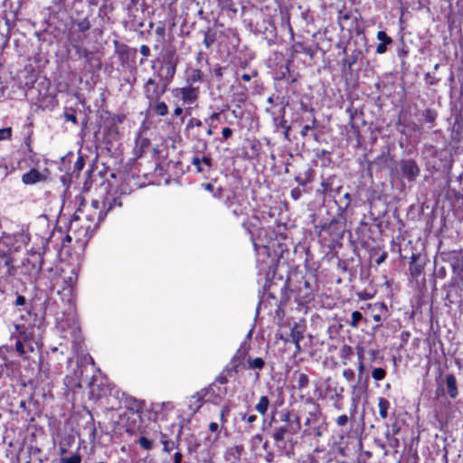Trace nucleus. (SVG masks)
<instances>
[{"instance_id": "obj_1", "label": "nucleus", "mask_w": 463, "mask_h": 463, "mask_svg": "<svg viewBox=\"0 0 463 463\" xmlns=\"http://www.w3.org/2000/svg\"><path fill=\"white\" fill-rule=\"evenodd\" d=\"M307 402L311 405V408L304 422L307 428L305 433L320 438L327 431L326 417L322 413L319 404L311 398H308Z\"/></svg>"}, {"instance_id": "obj_2", "label": "nucleus", "mask_w": 463, "mask_h": 463, "mask_svg": "<svg viewBox=\"0 0 463 463\" xmlns=\"http://www.w3.org/2000/svg\"><path fill=\"white\" fill-rule=\"evenodd\" d=\"M96 229L97 226L84 217V210L79 208L70 220L68 232L73 233L76 241H82L89 239L90 233Z\"/></svg>"}, {"instance_id": "obj_3", "label": "nucleus", "mask_w": 463, "mask_h": 463, "mask_svg": "<svg viewBox=\"0 0 463 463\" xmlns=\"http://www.w3.org/2000/svg\"><path fill=\"white\" fill-rule=\"evenodd\" d=\"M179 57L175 50H167L162 56L158 77L161 82L170 83L176 72Z\"/></svg>"}, {"instance_id": "obj_4", "label": "nucleus", "mask_w": 463, "mask_h": 463, "mask_svg": "<svg viewBox=\"0 0 463 463\" xmlns=\"http://www.w3.org/2000/svg\"><path fill=\"white\" fill-rule=\"evenodd\" d=\"M59 328L62 333V338L71 340L74 345L81 342L80 328L74 314L61 319L59 322Z\"/></svg>"}, {"instance_id": "obj_5", "label": "nucleus", "mask_w": 463, "mask_h": 463, "mask_svg": "<svg viewBox=\"0 0 463 463\" xmlns=\"http://www.w3.org/2000/svg\"><path fill=\"white\" fill-rule=\"evenodd\" d=\"M446 306L460 307L463 304V278L451 279L450 282L446 285Z\"/></svg>"}, {"instance_id": "obj_6", "label": "nucleus", "mask_w": 463, "mask_h": 463, "mask_svg": "<svg viewBox=\"0 0 463 463\" xmlns=\"http://www.w3.org/2000/svg\"><path fill=\"white\" fill-rule=\"evenodd\" d=\"M223 202L225 206L231 210L235 217L247 214V206L245 205L242 195L236 194L234 191L226 192Z\"/></svg>"}, {"instance_id": "obj_7", "label": "nucleus", "mask_w": 463, "mask_h": 463, "mask_svg": "<svg viewBox=\"0 0 463 463\" xmlns=\"http://www.w3.org/2000/svg\"><path fill=\"white\" fill-rule=\"evenodd\" d=\"M169 83L162 82L161 84L156 80L149 78L144 85L145 97L149 100V106L158 101L164 95Z\"/></svg>"}, {"instance_id": "obj_8", "label": "nucleus", "mask_w": 463, "mask_h": 463, "mask_svg": "<svg viewBox=\"0 0 463 463\" xmlns=\"http://www.w3.org/2000/svg\"><path fill=\"white\" fill-rule=\"evenodd\" d=\"M191 164L198 173L207 175L213 168V158L210 154L197 151L191 159Z\"/></svg>"}, {"instance_id": "obj_9", "label": "nucleus", "mask_w": 463, "mask_h": 463, "mask_svg": "<svg viewBox=\"0 0 463 463\" xmlns=\"http://www.w3.org/2000/svg\"><path fill=\"white\" fill-rule=\"evenodd\" d=\"M123 193L118 187H109L102 200V207L106 209V212H109L116 207H121Z\"/></svg>"}, {"instance_id": "obj_10", "label": "nucleus", "mask_w": 463, "mask_h": 463, "mask_svg": "<svg viewBox=\"0 0 463 463\" xmlns=\"http://www.w3.org/2000/svg\"><path fill=\"white\" fill-rule=\"evenodd\" d=\"M90 208L92 209V213H84V217L88 222L94 223L95 226L98 227L107 214L106 209L102 207V202L98 200H93L91 202Z\"/></svg>"}, {"instance_id": "obj_11", "label": "nucleus", "mask_w": 463, "mask_h": 463, "mask_svg": "<svg viewBox=\"0 0 463 463\" xmlns=\"http://www.w3.org/2000/svg\"><path fill=\"white\" fill-rule=\"evenodd\" d=\"M400 168L402 175L411 182L415 181L420 173L418 164L413 159L402 160Z\"/></svg>"}, {"instance_id": "obj_12", "label": "nucleus", "mask_w": 463, "mask_h": 463, "mask_svg": "<svg viewBox=\"0 0 463 463\" xmlns=\"http://www.w3.org/2000/svg\"><path fill=\"white\" fill-rule=\"evenodd\" d=\"M305 326L301 323H294L290 327L288 341L293 343L296 346V353L301 352L300 341L304 337ZM288 342V340H286Z\"/></svg>"}, {"instance_id": "obj_13", "label": "nucleus", "mask_w": 463, "mask_h": 463, "mask_svg": "<svg viewBox=\"0 0 463 463\" xmlns=\"http://www.w3.org/2000/svg\"><path fill=\"white\" fill-rule=\"evenodd\" d=\"M207 393V389H202L201 391L195 392L189 398L188 410L191 412V414L196 413L203 405Z\"/></svg>"}, {"instance_id": "obj_14", "label": "nucleus", "mask_w": 463, "mask_h": 463, "mask_svg": "<svg viewBox=\"0 0 463 463\" xmlns=\"http://www.w3.org/2000/svg\"><path fill=\"white\" fill-rule=\"evenodd\" d=\"M424 269V264L420 261V255L413 253L411 257L409 270L414 279H418Z\"/></svg>"}, {"instance_id": "obj_15", "label": "nucleus", "mask_w": 463, "mask_h": 463, "mask_svg": "<svg viewBox=\"0 0 463 463\" xmlns=\"http://www.w3.org/2000/svg\"><path fill=\"white\" fill-rule=\"evenodd\" d=\"M376 38L378 41H380V43L376 46V53H385L387 51V46L392 43V39L388 36L384 31H379L376 34Z\"/></svg>"}, {"instance_id": "obj_16", "label": "nucleus", "mask_w": 463, "mask_h": 463, "mask_svg": "<svg viewBox=\"0 0 463 463\" xmlns=\"http://www.w3.org/2000/svg\"><path fill=\"white\" fill-rule=\"evenodd\" d=\"M179 93L184 103H193L197 99V88L190 85L179 89Z\"/></svg>"}, {"instance_id": "obj_17", "label": "nucleus", "mask_w": 463, "mask_h": 463, "mask_svg": "<svg viewBox=\"0 0 463 463\" xmlns=\"http://www.w3.org/2000/svg\"><path fill=\"white\" fill-rule=\"evenodd\" d=\"M203 80V74L199 69L189 68L186 71V82L193 86L194 83H201Z\"/></svg>"}, {"instance_id": "obj_18", "label": "nucleus", "mask_w": 463, "mask_h": 463, "mask_svg": "<svg viewBox=\"0 0 463 463\" xmlns=\"http://www.w3.org/2000/svg\"><path fill=\"white\" fill-rule=\"evenodd\" d=\"M447 392L450 398H456L458 394L457 387V380L454 374H448L446 376Z\"/></svg>"}, {"instance_id": "obj_19", "label": "nucleus", "mask_w": 463, "mask_h": 463, "mask_svg": "<svg viewBox=\"0 0 463 463\" xmlns=\"http://www.w3.org/2000/svg\"><path fill=\"white\" fill-rule=\"evenodd\" d=\"M270 406V401L268 396L262 395L260 397L259 402L256 403L254 409L261 416H265Z\"/></svg>"}, {"instance_id": "obj_20", "label": "nucleus", "mask_w": 463, "mask_h": 463, "mask_svg": "<svg viewBox=\"0 0 463 463\" xmlns=\"http://www.w3.org/2000/svg\"><path fill=\"white\" fill-rule=\"evenodd\" d=\"M398 130L400 133H405V128H408L411 131H420L421 127L414 122H411L407 124L405 118H402L401 117L398 118L397 123Z\"/></svg>"}, {"instance_id": "obj_21", "label": "nucleus", "mask_w": 463, "mask_h": 463, "mask_svg": "<svg viewBox=\"0 0 463 463\" xmlns=\"http://www.w3.org/2000/svg\"><path fill=\"white\" fill-rule=\"evenodd\" d=\"M42 178L41 173L36 169H32L23 175L22 180L25 184H33L39 182Z\"/></svg>"}, {"instance_id": "obj_22", "label": "nucleus", "mask_w": 463, "mask_h": 463, "mask_svg": "<svg viewBox=\"0 0 463 463\" xmlns=\"http://www.w3.org/2000/svg\"><path fill=\"white\" fill-rule=\"evenodd\" d=\"M43 255L41 252H35L31 255V258L28 259V263L32 264V267L35 273H39L42 269L43 266Z\"/></svg>"}, {"instance_id": "obj_23", "label": "nucleus", "mask_w": 463, "mask_h": 463, "mask_svg": "<svg viewBox=\"0 0 463 463\" xmlns=\"http://www.w3.org/2000/svg\"><path fill=\"white\" fill-rule=\"evenodd\" d=\"M220 116V112H213L208 118L204 119V122L208 125V129L206 130L207 136H212L213 134V128H216L214 122L219 121Z\"/></svg>"}, {"instance_id": "obj_24", "label": "nucleus", "mask_w": 463, "mask_h": 463, "mask_svg": "<svg viewBox=\"0 0 463 463\" xmlns=\"http://www.w3.org/2000/svg\"><path fill=\"white\" fill-rule=\"evenodd\" d=\"M72 48L75 50V52L79 58H83L88 62L90 61L91 57L93 56V53L78 43H72Z\"/></svg>"}, {"instance_id": "obj_25", "label": "nucleus", "mask_w": 463, "mask_h": 463, "mask_svg": "<svg viewBox=\"0 0 463 463\" xmlns=\"http://www.w3.org/2000/svg\"><path fill=\"white\" fill-rule=\"evenodd\" d=\"M379 415L383 420L387 419L390 402L383 397L378 398Z\"/></svg>"}, {"instance_id": "obj_26", "label": "nucleus", "mask_w": 463, "mask_h": 463, "mask_svg": "<svg viewBox=\"0 0 463 463\" xmlns=\"http://www.w3.org/2000/svg\"><path fill=\"white\" fill-rule=\"evenodd\" d=\"M351 389H352L351 400H352V404H353V411L354 412L356 411L357 404L360 400V394L363 392V387L359 386L358 384H353L351 386Z\"/></svg>"}, {"instance_id": "obj_27", "label": "nucleus", "mask_w": 463, "mask_h": 463, "mask_svg": "<svg viewBox=\"0 0 463 463\" xmlns=\"http://www.w3.org/2000/svg\"><path fill=\"white\" fill-rule=\"evenodd\" d=\"M289 431V428L287 425L275 428L272 438L276 442L283 441L285 439L286 434Z\"/></svg>"}, {"instance_id": "obj_28", "label": "nucleus", "mask_w": 463, "mask_h": 463, "mask_svg": "<svg viewBox=\"0 0 463 463\" xmlns=\"http://www.w3.org/2000/svg\"><path fill=\"white\" fill-rule=\"evenodd\" d=\"M426 123L432 124L438 118V112L434 109L428 108L422 112Z\"/></svg>"}, {"instance_id": "obj_29", "label": "nucleus", "mask_w": 463, "mask_h": 463, "mask_svg": "<svg viewBox=\"0 0 463 463\" xmlns=\"http://www.w3.org/2000/svg\"><path fill=\"white\" fill-rule=\"evenodd\" d=\"M265 365V361L261 357L248 358V368L261 370Z\"/></svg>"}, {"instance_id": "obj_30", "label": "nucleus", "mask_w": 463, "mask_h": 463, "mask_svg": "<svg viewBox=\"0 0 463 463\" xmlns=\"http://www.w3.org/2000/svg\"><path fill=\"white\" fill-rule=\"evenodd\" d=\"M453 273L455 276L452 279H458L460 280L463 278V260H457L456 262L451 264Z\"/></svg>"}, {"instance_id": "obj_31", "label": "nucleus", "mask_w": 463, "mask_h": 463, "mask_svg": "<svg viewBox=\"0 0 463 463\" xmlns=\"http://www.w3.org/2000/svg\"><path fill=\"white\" fill-rule=\"evenodd\" d=\"M153 110L156 115L162 117L168 114V107L164 101H156L155 105L153 106Z\"/></svg>"}, {"instance_id": "obj_32", "label": "nucleus", "mask_w": 463, "mask_h": 463, "mask_svg": "<svg viewBox=\"0 0 463 463\" xmlns=\"http://www.w3.org/2000/svg\"><path fill=\"white\" fill-rule=\"evenodd\" d=\"M155 33L157 36L156 41L159 43H163L165 41V26L163 22H159Z\"/></svg>"}, {"instance_id": "obj_33", "label": "nucleus", "mask_w": 463, "mask_h": 463, "mask_svg": "<svg viewBox=\"0 0 463 463\" xmlns=\"http://www.w3.org/2000/svg\"><path fill=\"white\" fill-rule=\"evenodd\" d=\"M309 379L306 373H300L297 378V388L303 391L308 386Z\"/></svg>"}, {"instance_id": "obj_34", "label": "nucleus", "mask_w": 463, "mask_h": 463, "mask_svg": "<svg viewBox=\"0 0 463 463\" xmlns=\"http://www.w3.org/2000/svg\"><path fill=\"white\" fill-rule=\"evenodd\" d=\"M317 126H318V122H317V118H315V116H312L310 124H307V125L303 126V128L300 131L301 137H306L307 136L308 131L311 129L317 128Z\"/></svg>"}, {"instance_id": "obj_35", "label": "nucleus", "mask_w": 463, "mask_h": 463, "mask_svg": "<svg viewBox=\"0 0 463 463\" xmlns=\"http://www.w3.org/2000/svg\"><path fill=\"white\" fill-rule=\"evenodd\" d=\"M364 319V317L361 312L354 311L351 315V320L349 321V326L353 328H357L359 326V323Z\"/></svg>"}, {"instance_id": "obj_36", "label": "nucleus", "mask_w": 463, "mask_h": 463, "mask_svg": "<svg viewBox=\"0 0 463 463\" xmlns=\"http://www.w3.org/2000/svg\"><path fill=\"white\" fill-rule=\"evenodd\" d=\"M334 181V176H330L321 183V193L324 194H328L330 191H332V184Z\"/></svg>"}, {"instance_id": "obj_37", "label": "nucleus", "mask_w": 463, "mask_h": 463, "mask_svg": "<svg viewBox=\"0 0 463 463\" xmlns=\"http://www.w3.org/2000/svg\"><path fill=\"white\" fill-rule=\"evenodd\" d=\"M77 28L80 32L84 33L90 30L91 24L87 17L76 22Z\"/></svg>"}, {"instance_id": "obj_38", "label": "nucleus", "mask_w": 463, "mask_h": 463, "mask_svg": "<svg viewBox=\"0 0 463 463\" xmlns=\"http://www.w3.org/2000/svg\"><path fill=\"white\" fill-rule=\"evenodd\" d=\"M210 32L211 29H208L207 31L203 32V44L205 45L206 48H210L215 41V34H211Z\"/></svg>"}, {"instance_id": "obj_39", "label": "nucleus", "mask_w": 463, "mask_h": 463, "mask_svg": "<svg viewBox=\"0 0 463 463\" xmlns=\"http://www.w3.org/2000/svg\"><path fill=\"white\" fill-rule=\"evenodd\" d=\"M284 114H285V108H282L280 110V115L279 117H276L273 118L276 127H280L282 128H286L287 120L284 118Z\"/></svg>"}, {"instance_id": "obj_40", "label": "nucleus", "mask_w": 463, "mask_h": 463, "mask_svg": "<svg viewBox=\"0 0 463 463\" xmlns=\"http://www.w3.org/2000/svg\"><path fill=\"white\" fill-rule=\"evenodd\" d=\"M386 376V371L383 368H374L372 372V377L375 381H381Z\"/></svg>"}, {"instance_id": "obj_41", "label": "nucleus", "mask_w": 463, "mask_h": 463, "mask_svg": "<svg viewBox=\"0 0 463 463\" xmlns=\"http://www.w3.org/2000/svg\"><path fill=\"white\" fill-rule=\"evenodd\" d=\"M138 444L144 449L150 450L153 448V442L145 436H140L138 439Z\"/></svg>"}, {"instance_id": "obj_42", "label": "nucleus", "mask_w": 463, "mask_h": 463, "mask_svg": "<svg viewBox=\"0 0 463 463\" xmlns=\"http://www.w3.org/2000/svg\"><path fill=\"white\" fill-rule=\"evenodd\" d=\"M12 137V128H0V141L10 140Z\"/></svg>"}, {"instance_id": "obj_43", "label": "nucleus", "mask_w": 463, "mask_h": 463, "mask_svg": "<svg viewBox=\"0 0 463 463\" xmlns=\"http://www.w3.org/2000/svg\"><path fill=\"white\" fill-rule=\"evenodd\" d=\"M81 456L80 454H74L69 458H61V463H80Z\"/></svg>"}, {"instance_id": "obj_44", "label": "nucleus", "mask_w": 463, "mask_h": 463, "mask_svg": "<svg viewBox=\"0 0 463 463\" xmlns=\"http://www.w3.org/2000/svg\"><path fill=\"white\" fill-rule=\"evenodd\" d=\"M202 125H203V122L200 119H198L196 118H192L186 123L185 128L187 130H189V129H192L194 128H200V127H202Z\"/></svg>"}, {"instance_id": "obj_45", "label": "nucleus", "mask_w": 463, "mask_h": 463, "mask_svg": "<svg viewBox=\"0 0 463 463\" xmlns=\"http://www.w3.org/2000/svg\"><path fill=\"white\" fill-rule=\"evenodd\" d=\"M223 68L220 66L219 64H216L215 67L212 71V75L215 77L219 81L222 80L223 73H222Z\"/></svg>"}, {"instance_id": "obj_46", "label": "nucleus", "mask_w": 463, "mask_h": 463, "mask_svg": "<svg viewBox=\"0 0 463 463\" xmlns=\"http://www.w3.org/2000/svg\"><path fill=\"white\" fill-rule=\"evenodd\" d=\"M342 375L348 382L354 381L355 377L354 371L351 368L345 369L342 373Z\"/></svg>"}, {"instance_id": "obj_47", "label": "nucleus", "mask_w": 463, "mask_h": 463, "mask_svg": "<svg viewBox=\"0 0 463 463\" xmlns=\"http://www.w3.org/2000/svg\"><path fill=\"white\" fill-rule=\"evenodd\" d=\"M230 413V407L229 406H222L220 411V420L222 423L227 422V416Z\"/></svg>"}, {"instance_id": "obj_48", "label": "nucleus", "mask_w": 463, "mask_h": 463, "mask_svg": "<svg viewBox=\"0 0 463 463\" xmlns=\"http://www.w3.org/2000/svg\"><path fill=\"white\" fill-rule=\"evenodd\" d=\"M4 265L6 267L7 274L12 275L13 267V260L9 256H5L3 258Z\"/></svg>"}, {"instance_id": "obj_49", "label": "nucleus", "mask_w": 463, "mask_h": 463, "mask_svg": "<svg viewBox=\"0 0 463 463\" xmlns=\"http://www.w3.org/2000/svg\"><path fill=\"white\" fill-rule=\"evenodd\" d=\"M335 422L339 427H344L348 422V417L345 414H342L336 418Z\"/></svg>"}, {"instance_id": "obj_50", "label": "nucleus", "mask_w": 463, "mask_h": 463, "mask_svg": "<svg viewBox=\"0 0 463 463\" xmlns=\"http://www.w3.org/2000/svg\"><path fill=\"white\" fill-rule=\"evenodd\" d=\"M357 370H358V382L360 383L363 379V376H364V373L365 371V365H364V362L359 361L358 365H357Z\"/></svg>"}, {"instance_id": "obj_51", "label": "nucleus", "mask_w": 463, "mask_h": 463, "mask_svg": "<svg viewBox=\"0 0 463 463\" xmlns=\"http://www.w3.org/2000/svg\"><path fill=\"white\" fill-rule=\"evenodd\" d=\"M77 280V274L72 271V274L68 277L67 279H64L65 283L68 284L69 287H73Z\"/></svg>"}, {"instance_id": "obj_52", "label": "nucleus", "mask_w": 463, "mask_h": 463, "mask_svg": "<svg viewBox=\"0 0 463 463\" xmlns=\"http://www.w3.org/2000/svg\"><path fill=\"white\" fill-rule=\"evenodd\" d=\"M244 355H245V351H242V350H241V348H240V349L237 351V353H236L235 356L233 357V359H232V362L234 364H233V367H234V371H235V372H237V369H236V368H237V366H238V364H235L236 360H237V359H240V358L244 357Z\"/></svg>"}, {"instance_id": "obj_53", "label": "nucleus", "mask_w": 463, "mask_h": 463, "mask_svg": "<svg viewBox=\"0 0 463 463\" xmlns=\"http://www.w3.org/2000/svg\"><path fill=\"white\" fill-rule=\"evenodd\" d=\"M256 420H257V416L255 414H250V415L244 414L241 416V420L246 421L249 424L255 422Z\"/></svg>"}, {"instance_id": "obj_54", "label": "nucleus", "mask_w": 463, "mask_h": 463, "mask_svg": "<svg viewBox=\"0 0 463 463\" xmlns=\"http://www.w3.org/2000/svg\"><path fill=\"white\" fill-rule=\"evenodd\" d=\"M15 350L20 355H24L26 354L24 345L21 341H17L15 343Z\"/></svg>"}, {"instance_id": "obj_55", "label": "nucleus", "mask_w": 463, "mask_h": 463, "mask_svg": "<svg viewBox=\"0 0 463 463\" xmlns=\"http://www.w3.org/2000/svg\"><path fill=\"white\" fill-rule=\"evenodd\" d=\"M232 129L230 128H223L222 130V135L224 140L229 139L232 136Z\"/></svg>"}, {"instance_id": "obj_56", "label": "nucleus", "mask_w": 463, "mask_h": 463, "mask_svg": "<svg viewBox=\"0 0 463 463\" xmlns=\"http://www.w3.org/2000/svg\"><path fill=\"white\" fill-rule=\"evenodd\" d=\"M130 409L136 411H139L143 409V402L137 400H134L133 406H131Z\"/></svg>"}, {"instance_id": "obj_57", "label": "nucleus", "mask_w": 463, "mask_h": 463, "mask_svg": "<svg viewBox=\"0 0 463 463\" xmlns=\"http://www.w3.org/2000/svg\"><path fill=\"white\" fill-rule=\"evenodd\" d=\"M140 53L144 58H147L150 55V49L147 45L143 44L140 46Z\"/></svg>"}, {"instance_id": "obj_58", "label": "nucleus", "mask_w": 463, "mask_h": 463, "mask_svg": "<svg viewBox=\"0 0 463 463\" xmlns=\"http://www.w3.org/2000/svg\"><path fill=\"white\" fill-rule=\"evenodd\" d=\"M64 118H65V119L67 121H71V122H72L75 125L78 124L77 118H76V115L74 113H65L64 114Z\"/></svg>"}, {"instance_id": "obj_59", "label": "nucleus", "mask_w": 463, "mask_h": 463, "mask_svg": "<svg viewBox=\"0 0 463 463\" xmlns=\"http://www.w3.org/2000/svg\"><path fill=\"white\" fill-rule=\"evenodd\" d=\"M164 450L169 452L173 449L175 443L173 441L165 440L163 441Z\"/></svg>"}, {"instance_id": "obj_60", "label": "nucleus", "mask_w": 463, "mask_h": 463, "mask_svg": "<svg viewBox=\"0 0 463 463\" xmlns=\"http://www.w3.org/2000/svg\"><path fill=\"white\" fill-rule=\"evenodd\" d=\"M253 246H254V249L255 250L260 253V251H263V253H267L268 252V247L267 246H263V247H260L256 242L253 241Z\"/></svg>"}, {"instance_id": "obj_61", "label": "nucleus", "mask_w": 463, "mask_h": 463, "mask_svg": "<svg viewBox=\"0 0 463 463\" xmlns=\"http://www.w3.org/2000/svg\"><path fill=\"white\" fill-rule=\"evenodd\" d=\"M25 298L24 296L18 295L15 299L16 306H23L25 304Z\"/></svg>"}, {"instance_id": "obj_62", "label": "nucleus", "mask_w": 463, "mask_h": 463, "mask_svg": "<svg viewBox=\"0 0 463 463\" xmlns=\"http://www.w3.org/2000/svg\"><path fill=\"white\" fill-rule=\"evenodd\" d=\"M373 319L377 323V326H376L377 327L382 325L383 318H382L381 314H373Z\"/></svg>"}, {"instance_id": "obj_63", "label": "nucleus", "mask_w": 463, "mask_h": 463, "mask_svg": "<svg viewBox=\"0 0 463 463\" xmlns=\"http://www.w3.org/2000/svg\"><path fill=\"white\" fill-rule=\"evenodd\" d=\"M300 190L298 188H295L291 191V196L293 197L294 200H298L300 197Z\"/></svg>"}, {"instance_id": "obj_64", "label": "nucleus", "mask_w": 463, "mask_h": 463, "mask_svg": "<svg viewBox=\"0 0 463 463\" xmlns=\"http://www.w3.org/2000/svg\"><path fill=\"white\" fill-rule=\"evenodd\" d=\"M182 454L180 452H175L174 456V463H182Z\"/></svg>"}]
</instances>
